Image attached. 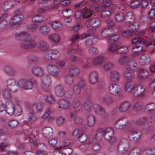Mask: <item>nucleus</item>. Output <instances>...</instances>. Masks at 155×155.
<instances>
[{"instance_id": "4", "label": "nucleus", "mask_w": 155, "mask_h": 155, "mask_svg": "<svg viewBox=\"0 0 155 155\" xmlns=\"http://www.w3.org/2000/svg\"><path fill=\"white\" fill-rule=\"evenodd\" d=\"M145 91L144 87L140 85L133 88L131 94L134 97H142L145 96Z\"/></svg>"}, {"instance_id": "42", "label": "nucleus", "mask_w": 155, "mask_h": 155, "mask_svg": "<svg viewBox=\"0 0 155 155\" xmlns=\"http://www.w3.org/2000/svg\"><path fill=\"white\" fill-rule=\"evenodd\" d=\"M57 125L58 126L63 125L66 122V120L64 117L63 116H60L56 119Z\"/></svg>"}, {"instance_id": "43", "label": "nucleus", "mask_w": 155, "mask_h": 155, "mask_svg": "<svg viewBox=\"0 0 155 155\" xmlns=\"http://www.w3.org/2000/svg\"><path fill=\"white\" fill-rule=\"evenodd\" d=\"M28 58L29 62L31 64H35L39 60L38 57L32 55L28 56Z\"/></svg>"}, {"instance_id": "17", "label": "nucleus", "mask_w": 155, "mask_h": 155, "mask_svg": "<svg viewBox=\"0 0 155 155\" xmlns=\"http://www.w3.org/2000/svg\"><path fill=\"white\" fill-rule=\"evenodd\" d=\"M120 73L116 71H112L110 72V79L113 82L118 81L120 78Z\"/></svg>"}, {"instance_id": "52", "label": "nucleus", "mask_w": 155, "mask_h": 155, "mask_svg": "<svg viewBox=\"0 0 155 155\" xmlns=\"http://www.w3.org/2000/svg\"><path fill=\"white\" fill-rule=\"evenodd\" d=\"M82 51L83 50L80 48H78L77 49H71L68 51L67 54L68 55H70L74 54L76 53H79L80 52H82Z\"/></svg>"}, {"instance_id": "54", "label": "nucleus", "mask_w": 155, "mask_h": 155, "mask_svg": "<svg viewBox=\"0 0 155 155\" xmlns=\"http://www.w3.org/2000/svg\"><path fill=\"white\" fill-rule=\"evenodd\" d=\"M52 27L55 29L60 30L61 29V25L59 22L55 21L51 23Z\"/></svg>"}, {"instance_id": "64", "label": "nucleus", "mask_w": 155, "mask_h": 155, "mask_svg": "<svg viewBox=\"0 0 155 155\" xmlns=\"http://www.w3.org/2000/svg\"><path fill=\"white\" fill-rule=\"evenodd\" d=\"M147 155H154L155 154V147H152L148 148L146 151Z\"/></svg>"}, {"instance_id": "21", "label": "nucleus", "mask_w": 155, "mask_h": 155, "mask_svg": "<svg viewBox=\"0 0 155 155\" xmlns=\"http://www.w3.org/2000/svg\"><path fill=\"white\" fill-rule=\"evenodd\" d=\"M134 71L130 69L126 68L124 71V76L126 79L130 80L133 78L134 75Z\"/></svg>"}, {"instance_id": "13", "label": "nucleus", "mask_w": 155, "mask_h": 155, "mask_svg": "<svg viewBox=\"0 0 155 155\" xmlns=\"http://www.w3.org/2000/svg\"><path fill=\"white\" fill-rule=\"evenodd\" d=\"M141 134L139 130H136L131 132L129 136V138L130 141L135 142L140 137Z\"/></svg>"}, {"instance_id": "38", "label": "nucleus", "mask_w": 155, "mask_h": 155, "mask_svg": "<svg viewBox=\"0 0 155 155\" xmlns=\"http://www.w3.org/2000/svg\"><path fill=\"white\" fill-rule=\"evenodd\" d=\"M32 109L33 112L36 113L40 112L42 109V106L41 104L38 103L34 104L32 106Z\"/></svg>"}, {"instance_id": "31", "label": "nucleus", "mask_w": 155, "mask_h": 155, "mask_svg": "<svg viewBox=\"0 0 155 155\" xmlns=\"http://www.w3.org/2000/svg\"><path fill=\"white\" fill-rule=\"evenodd\" d=\"M150 62V58L147 57L145 55H143L140 58L139 62L142 65H145L149 64Z\"/></svg>"}, {"instance_id": "29", "label": "nucleus", "mask_w": 155, "mask_h": 155, "mask_svg": "<svg viewBox=\"0 0 155 155\" xmlns=\"http://www.w3.org/2000/svg\"><path fill=\"white\" fill-rule=\"evenodd\" d=\"M80 72V70L78 68L75 66H72L70 69L69 74L70 76H75L78 75Z\"/></svg>"}, {"instance_id": "22", "label": "nucleus", "mask_w": 155, "mask_h": 155, "mask_svg": "<svg viewBox=\"0 0 155 155\" xmlns=\"http://www.w3.org/2000/svg\"><path fill=\"white\" fill-rule=\"evenodd\" d=\"M53 133V129L49 127H44L42 130V133L44 136L46 137L51 136Z\"/></svg>"}, {"instance_id": "15", "label": "nucleus", "mask_w": 155, "mask_h": 155, "mask_svg": "<svg viewBox=\"0 0 155 155\" xmlns=\"http://www.w3.org/2000/svg\"><path fill=\"white\" fill-rule=\"evenodd\" d=\"M129 102L126 101L120 104L118 107L119 111L120 112L125 113L128 110L130 107Z\"/></svg>"}, {"instance_id": "45", "label": "nucleus", "mask_w": 155, "mask_h": 155, "mask_svg": "<svg viewBox=\"0 0 155 155\" xmlns=\"http://www.w3.org/2000/svg\"><path fill=\"white\" fill-rule=\"evenodd\" d=\"M125 16L122 13H117L115 16V20L118 22H121L124 20Z\"/></svg>"}, {"instance_id": "35", "label": "nucleus", "mask_w": 155, "mask_h": 155, "mask_svg": "<svg viewBox=\"0 0 155 155\" xmlns=\"http://www.w3.org/2000/svg\"><path fill=\"white\" fill-rule=\"evenodd\" d=\"M72 143L73 141L69 139H66L63 142L62 145L57 148L58 150H60L62 148L68 147L72 144Z\"/></svg>"}, {"instance_id": "63", "label": "nucleus", "mask_w": 155, "mask_h": 155, "mask_svg": "<svg viewBox=\"0 0 155 155\" xmlns=\"http://www.w3.org/2000/svg\"><path fill=\"white\" fill-rule=\"evenodd\" d=\"M149 18L151 20L155 19V9L152 8L148 13Z\"/></svg>"}, {"instance_id": "60", "label": "nucleus", "mask_w": 155, "mask_h": 155, "mask_svg": "<svg viewBox=\"0 0 155 155\" xmlns=\"http://www.w3.org/2000/svg\"><path fill=\"white\" fill-rule=\"evenodd\" d=\"M21 113L22 110L20 107L17 106L15 107L14 114L15 116H18L20 115Z\"/></svg>"}, {"instance_id": "12", "label": "nucleus", "mask_w": 155, "mask_h": 155, "mask_svg": "<svg viewBox=\"0 0 155 155\" xmlns=\"http://www.w3.org/2000/svg\"><path fill=\"white\" fill-rule=\"evenodd\" d=\"M138 33L139 34L137 35H134L135 36L133 37V39L132 41V44H134L137 43L139 45H146L147 41L146 40L144 39H142L140 36V35L143 33L142 32H138Z\"/></svg>"}, {"instance_id": "39", "label": "nucleus", "mask_w": 155, "mask_h": 155, "mask_svg": "<svg viewBox=\"0 0 155 155\" xmlns=\"http://www.w3.org/2000/svg\"><path fill=\"white\" fill-rule=\"evenodd\" d=\"M73 107L76 111H79L82 108V105L78 100L74 101L73 103Z\"/></svg>"}, {"instance_id": "11", "label": "nucleus", "mask_w": 155, "mask_h": 155, "mask_svg": "<svg viewBox=\"0 0 155 155\" xmlns=\"http://www.w3.org/2000/svg\"><path fill=\"white\" fill-rule=\"evenodd\" d=\"M7 83L8 88L9 91L13 92L17 91L18 87L14 79H10L7 80Z\"/></svg>"}, {"instance_id": "28", "label": "nucleus", "mask_w": 155, "mask_h": 155, "mask_svg": "<svg viewBox=\"0 0 155 155\" xmlns=\"http://www.w3.org/2000/svg\"><path fill=\"white\" fill-rule=\"evenodd\" d=\"M104 128H100L96 132L95 135V138H93V139H101L104 137Z\"/></svg>"}, {"instance_id": "9", "label": "nucleus", "mask_w": 155, "mask_h": 155, "mask_svg": "<svg viewBox=\"0 0 155 155\" xmlns=\"http://www.w3.org/2000/svg\"><path fill=\"white\" fill-rule=\"evenodd\" d=\"M128 122V120L126 118H120L116 121L115 123V128L118 130L122 129L127 127Z\"/></svg>"}, {"instance_id": "30", "label": "nucleus", "mask_w": 155, "mask_h": 155, "mask_svg": "<svg viewBox=\"0 0 155 155\" xmlns=\"http://www.w3.org/2000/svg\"><path fill=\"white\" fill-rule=\"evenodd\" d=\"M40 32L44 35H48L50 31V28L47 25H42L39 28Z\"/></svg>"}, {"instance_id": "27", "label": "nucleus", "mask_w": 155, "mask_h": 155, "mask_svg": "<svg viewBox=\"0 0 155 155\" xmlns=\"http://www.w3.org/2000/svg\"><path fill=\"white\" fill-rule=\"evenodd\" d=\"M114 31L110 28H106L103 30L101 33L102 36L104 38H108L110 37L113 34Z\"/></svg>"}, {"instance_id": "26", "label": "nucleus", "mask_w": 155, "mask_h": 155, "mask_svg": "<svg viewBox=\"0 0 155 155\" xmlns=\"http://www.w3.org/2000/svg\"><path fill=\"white\" fill-rule=\"evenodd\" d=\"M49 40L52 43L56 44L58 43L60 41V38L57 34H52L48 36Z\"/></svg>"}, {"instance_id": "57", "label": "nucleus", "mask_w": 155, "mask_h": 155, "mask_svg": "<svg viewBox=\"0 0 155 155\" xmlns=\"http://www.w3.org/2000/svg\"><path fill=\"white\" fill-rule=\"evenodd\" d=\"M5 71L8 74L11 75H14L15 74L14 70L9 66H6L5 68Z\"/></svg>"}, {"instance_id": "33", "label": "nucleus", "mask_w": 155, "mask_h": 155, "mask_svg": "<svg viewBox=\"0 0 155 155\" xmlns=\"http://www.w3.org/2000/svg\"><path fill=\"white\" fill-rule=\"evenodd\" d=\"M32 73L36 76H41L43 74L42 69L38 67H34L32 70Z\"/></svg>"}, {"instance_id": "25", "label": "nucleus", "mask_w": 155, "mask_h": 155, "mask_svg": "<svg viewBox=\"0 0 155 155\" xmlns=\"http://www.w3.org/2000/svg\"><path fill=\"white\" fill-rule=\"evenodd\" d=\"M56 95L58 97H62L64 94V91L63 87L60 85L57 86L55 89Z\"/></svg>"}, {"instance_id": "23", "label": "nucleus", "mask_w": 155, "mask_h": 155, "mask_svg": "<svg viewBox=\"0 0 155 155\" xmlns=\"http://www.w3.org/2000/svg\"><path fill=\"white\" fill-rule=\"evenodd\" d=\"M134 16L132 12L128 13L125 16L124 20L126 24H131L134 22Z\"/></svg>"}, {"instance_id": "49", "label": "nucleus", "mask_w": 155, "mask_h": 155, "mask_svg": "<svg viewBox=\"0 0 155 155\" xmlns=\"http://www.w3.org/2000/svg\"><path fill=\"white\" fill-rule=\"evenodd\" d=\"M42 84L51 86V78L48 76H44L41 78Z\"/></svg>"}, {"instance_id": "14", "label": "nucleus", "mask_w": 155, "mask_h": 155, "mask_svg": "<svg viewBox=\"0 0 155 155\" xmlns=\"http://www.w3.org/2000/svg\"><path fill=\"white\" fill-rule=\"evenodd\" d=\"M88 78L89 82L91 84H94L98 80V74L96 71H92L89 74Z\"/></svg>"}, {"instance_id": "40", "label": "nucleus", "mask_w": 155, "mask_h": 155, "mask_svg": "<svg viewBox=\"0 0 155 155\" xmlns=\"http://www.w3.org/2000/svg\"><path fill=\"white\" fill-rule=\"evenodd\" d=\"M120 44V43L119 42H116L111 44L108 48L109 51L110 52L115 51L118 48V46Z\"/></svg>"}, {"instance_id": "51", "label": "nucleus", "mask_w": 155, "mask_h": 155, "mask_svg": "<svg viewBox=\"0 0 155 155\" xmlns=\"http://www.w3.org/2000/svg\"><path fill=\"white\" fill-rule=\"evenodd\" d=\"M104 60L102 56H98L95 58L93 61V64L95 65L100 64Z\"/></svg>"}, {"instance_id": "7", "label": "nucleus", "mask_w": 155, "mask_h": 155, "mask_svg": "<svg viewBox=\"0 0 155 155\" xmlns=\"http://www.w3.org/2000/svg\"><path fill=\"white\" fill-rule=\"evenodd\" d=\"M94 110L96 113L101 116L102 119L106 120L108 119L109 114L102 107L98 105L94 106Z\"/></svg>"}, {"instance_id": "20", "label": "nucleus", "mask_w": 155, "mask_h": 155, "mask_svg": "<svg viewBox=\"0 0 155 155\" xmlns=\"http://www.w3.org/2000/svg\"><path fill=\"white\" fill-rule=\"evenodd\" d=\"M59 108L64 109H68L70 106V103L69 101L64 99H61L58 102Z\"/></svg>"}, {"instance_id": "32", "label": "nucleus", "mask_w": 155, "mask_h": 155, "mask_svg": "<svg viewBox=\"0 0 155 155\" xmlns=\"http://www.w3.org/2000/svg\"><path fill=\"white\" fill-rule=\"evenodd\" d=\"M101 101L104 102L108 104L112 103L113 99L109 94H106L102 97Z\"/></svg>"}, {"instance_id": "2", "label": "nucleus", "mask_w": 155, "mask_h": 155, "mask_svg": "<svg viewBox=\"0 0 155 155\" xmlns=\"http://www.w3.org/2000/svg\"><path fill=\"white\" fill-rule=\"evenodd\" d=\"M35 81L33 78H31L29 80L25 79H22L18 81L19 86L24 89H31L33 87V83Z\"/></svg>"}, {"instance_id": "36", "label": "nucleus", "mask_w": 155, "mask_h": 155, "mask_svg": "<svg viewBox=\"0 0 155 155\" xmlns=\"http://www.w3.org/2000/svg\"><path fill=\"white\" fill-rule=\"evenodd\" d=\"M139 78L141 79H144L147 77L148 75V72L147 71L143 69H140L139 71Z\"/></svg>"}, {"instance_id": "8", "label": "nucleus", "mask_w": 155, "mask_h": 155, "mask_svg": "<svg viewBox=\"0 0 155 155\" xmlns=\"http://www.w3.org/2000/svg\"><path fill=\"white\" fill-rule=\"evenodd\" d=\"M47 70L49 74L54 76H57L60 71L59 68L57 66L51 64L48 65Z\"/></svg>"}, {"instance_id": "44", "label": "nucleus", "mask_w": 155, "mask_h": 155, "mask_svg": "<svg viewBox=\"0 0 155 155\" xmlns=\"http://www.w3.org/2000/svg\"><path fill=\"white\" fill-rule=\"evenodd\" d=\"M143 103L140 101L136 103L134 106V110L136 111H138L142 110L143 107Z\"/></svg>"}, {"instance_id": "50", "label": "nucleus", "mask_w": 155, "mask_h": 155, "mask_svg": "<svg viewBox=\"0 0 155 155\" xmlns=\"http://www.w3.org/2000/svg\"><path fill=\"white\" fill-rule=\"evenodd\" d=\"M142 45H136L132 48V51L135 54H137L138 53L141 52L143 49L142 47Z\"/></svg>"}, {"instance_id": "16", "label": "nucleus", "mask_w": 155, "mask_h": 155, "mask_svg": "<svg viewBox=\"0 0 155 155\" xmlns=\"http://www.w3.org/2000/svg\"><path fill=\"white\" fill-rule=\"evenodd\" d=\"M96 105H94L91 99H87L84 103V109L87 112H90L92 109L94 110V106Z\"/></svg>"}, {"instance_id": "59", "label": "nucleus", "mask_w": 155, "mask_h": 155, "mask_svg": "<svg viewBox=\"0 0 155 155\" xmlns=\"http://www.w3.org/2000/svg\"><path fill=\"white\" fill-rule=\"evenodd\" d=\"M70 75L66 76L65 78V81L66 83L69 85L72 84L73 83V78Z\"/></svg>"}, {"instance_id": "3", "label": "nucleus", "mask_w": 155, "mask_h": 155, "mask_svg": "<svg viewBox=\"0 0 155 155\" xmlns=\"http://www.w3.org/2000/svg\"><path fill=\"white\" fill-rule=\"evenodd\" d=\"M114 131L111 127L104 129L105 139L112 143L115 142L116 141V138L114 136Z\"/></svg>"}, {"instance_id": "10", "label": "nucleus", "mask_w": 155, "mask_h": 155, "mask_svg": "<svg viewBox=\"0 0 155 155\" xmlns=\"http://www.w3.org/2000/svg\"><path fill=\"white\" fill-rule=\"evenodd\" d=\"M59 52L57 51H49L46 52L44 55L45 58L48 60L57 59L58 57Z\"/></svg>"}, {"instance_id": "48", "label": "nucleus", "mask_w": 155, "mask_h": 155, "mask_svg": "<svg viewBox=\"0 0 155 155\" xmlns=\"http://www.w3.org/2000/svg\"><path fill=\"white\" fill-rule=\"evenodd\" d=\"M133 85L132 81H129L127 82L125 85L124 90L128 92L132 91L133 89Z\"/></svg>"}, {"instance_id": "58", "label": "nucleus", "mask_w": 155, "mask_h": 155, "mask_svg": "<svg viewBox=\"0 0 155 155\" xmlns=\"http://www.w3.org/2000/svg\"><path fill=\"white\" fill-rule=\"evenodd\" d=\"M62 12L64 17H67L71 16L72 13V11L71 9H67L63 10Z\"/></svg>"}, {"instance_id": "47", "label": "nucleus", "mask_w": 155, "mask_h": 155, "mask_svg": "<svg viewBox=\"0 0 155 155\" xmlns=\"http://www.w3.org/2000/svg\"><path fill=\"white\" fill-rule=\"evenodd\" d=\"M87 121V124L90 126H94L95 123V118L92 115H90L88 117Z\"/></svg>"}, {"instance_id": "24", "label": "nucleus", "mask_w": 155, "mask_h": 155, "mask_svg": "<svg viewBox=\"0 0 155 155\" xmlns=\"http://www.w3.org/2000/svg\"><path fill=\"white\" fill-rule=\"evenodd\" d=\"M23 18L22 15H18L14 16L11 20L10 24L12 25H14L18 24L21 21Z\"/></svg>"}, {"instance_id": "34", "label": "nucleus", "mask_w": 155, "mask_h": 155, "mask_svg": "<svg viewBox=\"0 0 155 155\" xmlns=\"http://www.w3.org/2000/svg\"><path fill=\"white\" fill-rule=\"evenodd\" d=\"M82 11V16L84 18H87L90 17L92 15L93 11L90 9L84 8Z\"/></svg>"}, {"instance_id": "53", "label": "nucleus", "mask_w": 155, "mask_h": 155, "mask_svg": "<svg viewBox=\"0 0 155 155\" xmlns=\"http://www.w3.org/2000/svg\"><path fill=\"white\" fill-rule=\"evenodd\" d=\"M145 108L148 111L153 112L155 109V104L153 103L148 104L145 106Z\"/></svg>"}, {"instance_id": "6", "label": "nucleus", "mask_w": 155, "mask_h": 155, "mask_svg": "<svg viewBox=\"0 0 155 155\" xmlns=\"http://www.w3.org/2000/svg\"><path fill=\"white\" fill-rule=\"evenodd\" d=\"M129 146L128 140L125 139H123L120 141L117 150L120 153H124L127 150Z\"/></svg>"}, {"instance_id": "19", "label": "nucleus", "mask_w": 155, "mask_h": 155, "mask_svg": "<svg viewBox=\"0 0 155 155\" xmlns=\"http://www.w3.org/2000/svg\"><path fill=\"white\" fill-rule=\"evenodd\" d=\"M137 28H136L133 29V28H132L131 30L124 31L122 33L123 36L124 37L127 38L130 36L132 37L134 35H138L139 33L136 31Z\"/></svg>"}, {"instance_id": "18", "label": "nucleus", "mask_w": 155, "mask_h": 155, "mask_svg": "<svg viewBox=\"0 0 155 155\" xmlns=\"http://www.w3.org/2000/svg\"><path fill=\"white\" fill-rule=\"evenodd\" d=\"M87 22L94 28L99 27L101 25V21L97 18H90L87 20Z\"/></svg>"}, {"instance_id": "37", "label": "nucleus", "mask_w": 155, "mask_h": 155, "mask_svg": "<svg viewBox=\"0 0 155 155\" xmlns=\"http://www.w3.org/2000/svg\"><path fill=\"white\" fill-rule=\"evenodd\" d=\"M8 15L6 14H4L0 18V26L4 27L7 24L6 19Z\"/></svg>"}, {"instance_id": "41", "label": "nucleus", "mask_w": 155, "mask_h": 155, "mask_svg": "<svg viewBox=\"0 0 155 155\" xmlns=\"http://www.w3.org/2000/svg\"><path fill=\"white\" fill-rule=\"evenodd\" d=\"M137 66V64L135 61L133 60H131L129 61L126 66V68L128 69H131L134 71V68H135Z\"/></svg>"}, {"instance_id": "61", "label": "nucleus", "mask_w": 155, "mask_h": 155, "mask_svg": "<svg viewBox=\"0 0 155 155\" xmlns=\"http://www.w3.org/2000/svg\"><path fill=\"white\" fill-rule=\"evenodd\" d=\"M81 87L76 84L73 87V91L74 94H79L81 92Z\"/></svg>"}, {"instance_id": "46", "label": "nucleus", "mask_w": 155, "mask_h": 155, "mask_svg": "<svg viewBox=\"0 0 155 155\" xmlns=\"http://www.w3.org/2000/svg\"><path fill=\"white\" fill-rule=\"evenodd\" d=\"M38 47L41 50H45L48 49V45L45 41H41L39 42Z\"/></svg>"}, {"instance_id": "5", "label": "nucleus", "mask_w": 155, "mask_h": 155, "mask_svg": "<svg viewBox=\"0 0 155 155\" xmlns=\"http://www.w3.org/2000/svg\"><path fill=\"white\" fill-rule=\"evenodd\" d=\"M109 91L110 94L112 95L118 96L120 97L123 96L121 88L118 85L116 84H112L109 86Z\"/></svg>"}, {"instance_id": "55", "label": "nucleus", "mask_w": 155, "mask_h": 155, "mask_svg": "<svg viewBox=\"0 0 155 155\" xmlns=\"http://www.w3.org/2000/svg\"><path fill=\"white\" fill-rule=\"evenodd\" d=\"M129 61L128 58L124 56L120 59L119 60V62L121 65H126V66Z\"/></svg>"}, {"instance_id": "1", "label": "nucleus", "mask_w": 155, "mask_h": 155, "mask_svg": "<svg viewBox=\"0 0 155 155\" xmlns=\"http://www.w3.org/2000/svg\"><path fill=\"white\" fill-rule=\"evenodd\" d=\"M15 39L21 42L20 47L24 49H31L35 48L36 42L31 39L30 35L28 32L22 31L15 35Z\"/></svg>"}, {"instance_id": "56", "label": "nucleus", "mask_w": 155, "mask_h": 155, "mask_svg": "<svg viewBox=\"0 0 155 155\" xmlns=\"http://www.w3.org/2000/svg\"><path fill=\"white\" fill-rule=\"evenodd\" d=\"M127 51V48L126 47H121L117 49V54H118L123 55L126 53Z\"/></svg>"}, {"instance_id": "62", "label": "nucleus", "mask_w": 155, "mask_h": 155, "mask_svg": "<svg viewBox=\"0 0 155 155\" xmlns=\"http://www.w3.org/2000/svg\"><path fill=\"white\" fill-rule=\"evenodd\" d=\"M119 38V36L117 35H113L111 38L107 40V42L109 43L112 44L114 42H118L117 40Z\"/></svg>"}]
</instances>
